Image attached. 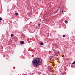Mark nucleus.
<instances>
[{
    "label": "nucleus",
    "instance_id": "obj_8",
    "mask_svg": "<svg viewBox=\"0 0 75 75\" xmlns=\"http://www.w3.org/2000/svg\"><path fill=\"white\" fill-rule=\"evenodd\" d=\"M40 23H38V27H40Z\"/></svg>",
    "mask_w": 75,
    "mask_h": 75
},
{
    "label": "nucleus",
    "instance_id": "obj_3",
    "mask_svg": "<svg viewBox=\"0 0 75 75\" xmlns=\"http://www.w3.org/2000/svg\"><path fill=\"white\" fill-rule=\"evenodd\" d=\"M40 45H44V43H42V42H40Z\"/></svg>",
    "mask_w": 75,
    "mask_h": 75
},
{
    "label": "nucleus",
    "instance_id": "obj_11",
    "mask_svg": "<svg viewBox=\"0 0 75 75\" xmlns=\"http://www.w3.org/2000/svg\"><path fill=\"white\" fill-rule=\"evenodd\" d=\"M62 13H63V12H64V10H62Z\"/></svg>",
    "mask_w": 75,
    "mask_h": 75
},
{
    "label": "nucleus",
    "instance_id": "obj_19",
    "mask_svg": "<svg viewBox=\"0 0 75 75\" xmlns=\"http://www.w3.org/2000/svg\"><path fill=\"white\" fill-rule=\"evenodd\" d=\"M53 56H52V58H53Z\"/></svg>",
    "mask_w": 75,
    "mask_h": 75
},
{
    "label": "nucleus",
    "instance_id": "obj_18",
    "mask_svg": "<svg viewBox=\"0 0 75 75\" xmlns=\"http://www.w3.org/2000/svg\"><path fill=\"white\" fill-rule=\"evenodd\" d=\"M4 57H5V56H4Z\"/></svg>",
    "mask_w": 75,
    "mask_h": 75
},
{
    "label": "nucleus",
    "instance_id": "obj_14",
    "mask_svg": "<svg viewBox=\"0 0 75 75\" xmlns=\"http://www.w3.org/2000/svg\"><path fill=\"white\" fill-rule=\"evenodd\" d=\"M27 9H28H28H29V8H27Z\"/></svg>",
    "mask_w": 75,
    "mask_h": 75
},
{
    "label": "nucleus",
    "instance_id": "obj_13",
    "mask_svg": "<svg viewBox=\"0 0 75 75\" xmlns=\"http://www.w3.org/2000/svg\"><path fill=\"white\" fill-rule=\"evenodd\" d=\"M57 12H58V10H57L55 12V13H57Z\"/></svg>",
    "mask_w": 75,
    "mask_h": 75
},
{
    "label": "nucleus",
    "instance_id": "obj_10",
    "mask_svg": "<svg viewBox=\"0 0 75 75\" xmlns=\"http://www.w3.org/2000/svg\"><path fill=\"white\" fill-rule=\"evenodd\" d=\"M63 37H65V35H63Z\"/></svg>",
    "mask_w": 75,
    "mask_h": 75
},
{
    "label": "nucleus",
    "instance_id": "obj_20",
    "mask_svg": "<svg viewBox=\"0 0 75 75\" xmlns=\"http://www.w3.org/2000/svg\"><path fill=\"white\" fill-rule=\"evenodd\" d=\"M61 14H62V13H61Z\"/></svg>",
    "mask_w": 75,
    "mask_h": 75
},
{
    "label": "nucleus",
    "instance_id": "obj_17",
    "mask_svg": "<svg viewBox=\"0 0 75 75\" xmlns=\"http://www.w3.org/2000/svg\"><path fill=\"white\" fill-rule=\"evenodd\" d=\"M6 59H7V58H6Z\"/></svg>",
    "mask_w": 75,
    "mask_h": 75
},
{
    "label": "nucleus",
    "instance_id": "obj_4",
    "mask_svg": "<svg viewBox=\"0 0 75 75\" xmlns=\"http://www.w3.org/2000/svg\"><path fill=\"white\" fill-rule=\"evenodd\" d=\"M65 23H66V24H67V23H68V21H67L65 20Z\"/></svg>",
    "mask_w": 75,
    "mask_h": 75
},
{
    "label": "nucleus",
    "instance_id": "obj_2",
    "mask_svg": "<svg viewBox=\"0 0 75 75\" xmlns=\"http://www.w3.org/2000/svg\"><path fill=\"white\" fill-rule=\"evenodd\" d=\"M20 43L21 44H24V42L23 41H21L20 42Z\"/></svg>",
    "mask_w": 75,
    "mask_h": 75
},
{
    "label": "nucleus",
    "instance_id": "obj_6",
    "mask_svg": "<svg viewBox=\"0 0 75 75\" xmlns=\"http://www.w3.org/2000/svg\"><path fill=\"white\" fill-rule=\"evenodd\" d=\"M14 35L13 34H11V37H13Z\"/></svg>",
    "mask_w": 75,
    "mask_h": 75
},
{
    "label": "nucleus",
    "instance_id": "obj_15",
    "mask_svg": "<svg viewBox=\"0 0 75 75\" xmlns=\"http://www.w3.org/2000/svg\"><path fill=\"white\" fill-rule=\"evenodd\" d=\"M73 68H75V67L74 66H73Z\"/></svg>",
    "mask_w": 75,
    "mask_h": 75
},
{
    "label": "nucleus",
    "instance_id": "obj_7",
    "mask_svg": "<svg viewBox=\"0 0 75 75\" xmlns=\"http://www.w3.org/2000/svg\"><path fill=\"white\" fill-rule=\"evenodd\" d=\"M18 13H15V15L16 16H18Z\"/></svg>",
    "mask_w": 75,
    "mask_h": 75
},
{
    "label": "nucleus",
    "instance_id": "obj_12",
    "mask_svg": "<svg viewBox=\"0 0 75 75\" xmlns=\"http://www.w3.org/2000/svg\"><path fill=\"white\" fill-rule=\"evenodd\" d=\"M25 28H26V26H25V27H24L23 29H25Z\"/></svg>",
    "mask_w": 75,
    "mask_h": 75
},
{
    "label": "nucleus",
    "instance_id": "obj_1",
    "mask_svg": "<svg viewBox=\"0 0 75 75\" xmlns=\"http://www.w3.org/2000/svg\"><path fill=\"white\" fill-rule=\"evenodd\" d=\"M42 61L41 59L39 57H36L33 59L32 61V64L35 67H38L39 65H42Z\"/></svg>",
    "mask_w": 75,
    "mask_h": 75
},
{
    "label": "nucleus",
    "instance_id": "obj_9",
    "mask_svg": "<svg viewBox=\"0 0 75 75\" xmlns=\"http://www.w3.org/2000/svg\"><path fill=\"white\" fill-rule=\"evenodd\" d=\"M2 20V18L0 17V21H1Z\"/></svg>",
    "mask_w": 75,
    "mask_h": 75
},
{
    "label": "nucleus",
    "instance_id": "obj_16",
    "mask_svg": "<svg viewBox=\"0 0 75 75\" xmlns=\"http://www.w3.org/2000/svg\"><path fill=\"white\" fill-rule=\"evenodd\" d=\"M67 60H69V58H68V59H67Z\"/></svg>",
    "mask_w": 75,
    "mask_h": 75
},
{
    "label": "nucleus",
    "instance_id": "obj_5",
    "mask_svg": "<svg viewBox=\"0 0 75 75\" xmlns=\"http://www.w3.org/2000/svg\"><path fill=\"white\" fill-rule=\"evenodd\" d=\"M75 61H74L73 63H72V65H74V64H75Z\"/></svg>",
    "mask_w": 75,
    "mask_h": 75
}]
</instances>
